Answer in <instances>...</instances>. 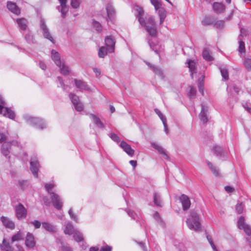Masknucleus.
I'll use <instances>...</instances> for the list:
<instances>
[{
	"instance_id": "obj_49",
	"label": "nucleus",
	"mask_w": 251,
	"mask_h": 251,
	"mask_svg": "<svg viewBox=\"0 0 251 251\" xmlns=\"http://www.w3.org/2000/svg\"><path fill=\"white\" fill-rule=\"evenodd\" d=\"M151 2L156 10L159 9L161 6V3L158 0H151Z\"/></svg>"
},
{
	"instance_id": "obj_24",
	"label": "nucleus",
	"mask_w": 251,
	"mask_h": 251,
	"mask_svg": "<svg viewBox=\"0 0 251 251\" xmlns=\"http://www.w3.org/2000/svg\"><path fill=\"white\" fill-rule=\"evenodd\" d=\"M16 22L18 25L19 27L23 30H25L27 27V21L24 18L17 19Z\"/></svg>"
},
{
	"instance_id": "obj_5",
	"label": "nucleus",
	"mask_w": 251,
	"mask_h": 251,
	"mask_svg": "<svg viewBox=\"0 0 251 251\" xmlns=\"http://www.w3.org/2000/svg\"><path fill=\"white\" fill-rule=\"evenodd\" d=\"M0 114L4 116L7 117L10 119H13L15 117L14 112L10 108L4 106L5 102L3 100L2 97L0 95Z\"/></svg>"
},
{
	"instance_id": "obj_30",
	"label": "nucleus",
	"mask_w": 251,
	"mask_h": 251,
	"mask_svg": "<svg viewBox=\"0 0 251 251\" xmlns=\"http://www.w3.org/2000/svg\"><path fill=\"white\" fill-rule=\"evenodd\" d=\"M212 151L217 156H224V149L218 145H215L212 149Z\"/></svg>"
},
{
	"instance_id": "obj_10",
	"label": "nucleus",
	"mask_w": 251,
	"mask_h": 251,
	"mask_svg": "<svg viewBox=\"0 0 251 251\" xmlns=\"http://www.w3.org/2000/svg\"><path fill=\"white\" fill-rule=\"evenodd\" d=\"M40 26L43 30L44 37L50 41L52 43H54V39L51 36L49 30L45 24V22L43 19L40 20Z\"/></svg>"
},
{
	"instance_id": "obj_57",
	"label": "nucleus",
	"mask_w": 251,
	"mask_h": 251,
	"mask_svg": "<svg viewBox=\"0 0 251 251\" xmlns=\"http://www.w3.org/2000/svg\"><path fill=\"white\" fill-rule=\"evenodd\" d=\"M30 223L33 225L35 228H39L41 226V223L40 222L37 220H34L33 221H31Z\"/></svg>"
},
{
	"instance_id": "obj_25",
	"label": "nucleus",
	"mask_w": 251,
	"mask_h": 251,
	"mask_svg": "<svg viewBox=\"0 0 251 251\" xmlns=\"http://www.w3.org/2000/svg\"><path fill=\"white\" fill-rule=\"evenodd\" d=\"M153 202L156 206L162 207L163 203L161 199V196L158 192H154L153 194Z\"/></svg>"
},
{
	"instance_id": "obj_13",
	"label": "nucleus",
	"mask_w": 251,
	"mask_h": 251,
	"mask_svg": "<svg viewBox=\"0 0 251 251\" xmlns=\"http://www.w3.org/2000/svg\"><path fill=\"white\" fill-rule=\"evenodd\" d=\"M7 7L8 10L13 13L19 15L21 13V10L14 2L10 1L7 2Z\"/></svg>"
},
{
	"instance_id": "obj_36",
	"label": "nucleus",
	"mask_w": 251,
	"mask_h": 251,
	"mask_svg": "<svg viewBox=\"0 0 251 251\" xmlns=\"http://www.w3.org/2000/svg\"><path fill=\"white\" fill-rule=\"evenodd\" d=\"M24 238V235L21 231H18L16 234H14L11 238L12 242L20 241L23 240Z\"/></svg>"
},
{
	"instance_id": "obj_8",
	"label": "nucleus",
	"mask_w": 251,
	"mask_h": 251,
	"mask_svg": "<svg viewBox=\"0 0 251 251\" xmlns=\"http://www.w3.org/2000/svg\"><path fill=\"white\" fill-rule=\"evenodd\" d=\"M69 98L73 104L75 109L78 111H81L83 109V105L79 100V97L75 94L71 93Z\"/></svg>"
},
{
	"instance_id": "obj_6",
	"label": "nucleus",
	"mask_w": 251,
	"mask_h": 251,
	"mask_svg": "<svg viewBox=\"0 0 251 251\" xmlns=\"http://www.w3.org/2000/svg\"><path fill=\"white\" fill-rule=\"evenodd\" d=\"M15 214L19 220L25 219L27 216V210L22 203H19L15 207Z\"/></svg>"
},
{
	"instance_id": "obj_45",
	"label": "nucleus",
	"mask_w": 251,
	"mask_h": 251,
	"mask_svg": "<svg viewBox=\"0 0 251 251\" xmlns=\"http://www.w3.org/2000/svg\"><path fill=\"white\" fill-rule=\"evenodd\" d=\"M236 211L238 214H241L244 210V206L242 202H238L236 205Z\"/></svg>"
},
{
	"instance_id": "obj_37",
	"label": "nucleus",
	"mask_w": 251,
	"mask_h": 251,
	"mask_svg": "<svg viewBox=\"0 0 251 251\" xmlns=\"http://www.w3.org/2000/svg\"><path fill=\"white\" fill-rule=\"evenodd\" d=\"M73 237L76 242H81L83 240L82 234L77 230L73 233Z\"/></svg>"
},
{
	"instance_id": "obj_12",
	"label": "nucleus",
	"mask_w": 251,
	"mask_h": 251,
	"mask_svg": "<svg viewBox=\"0 0 251 251\" xmlns=\"http://www.w3.org/2000/svg\"><path fill=\"white\" fill-rule=\"evenodd\" d=\"M0 221L3 226L6 228L10 229H14L15 228V226L14 222L9 218L2 216L0 217Z\"/></svg>"
},
{
	"instance_id": "obj_32",
	"label": "nucleus",
	"mask_w": 251,
	"mask_h": 251,
	"mask_svg": "<svg viewBox=\"0 0 251 251\" xmlns=\"http://www.w3.org/2000/svg\"><path fill=\"white\" fill-rule=\"evenodd\" d=\"M0 247L3 251H13L9 243L5 239L3 240L2 244Z\"/></svg>"
},
{
	"instance_id": "obj_42",
	"label": "nucleus",
	"mask_w": 251,
	"mask_h": 251,
	"mask_svg": "<svg viewBox=\"0 0 251 251\" xmlns=\"http://www.w3.org/2000/svg\"><path fill=\"white\" fill-rule=\"evenodd\" d=\"M213 23L212 18L210 17H206L202 21V24L204 25H211Z\"/></svg>"
},
{
	"instance_id": "obj_22",
	"label": "nucleus",
	"mask_w": 251,
	"mask_h": 251,
	"mask_svg": "<svg viewBox=\"0 0 251 251\" xmlns=\"http://www.w3.org/2000/svg\"><path fill=\"white\" fill-rule=\"evenodd\" d=\"M61 7L60 12L62 14V17L64 18L66 16V13L68 12L69 10V6L67 5L66 3L67 0H58Z\"/></svg>"
},
{
	"instance_id": "obj_28",
	"label": "nucleus",
	"mask_w": 251,
	"mask_h": 251,
	"mask_svg": "<svg viewBox=\"0 0 251 251\" xmlns=\"http://www.w3.org/2000/svg\"><path fill=\"white\" fill-rule=\"evenodd\" d=\"M76 229H75L73 225L71 223H68L64 229L65 234L71 235L73 234Z\"/></svg>"
},
{
	"instance_id": "obj_15",
	"label": "nucleus",
	"mask_w": 251,
	"mask_h": 251,
	"mask_svg": "<svg viewBox=\"0 0 251 251\" xmlns=\"http://www.w3.org/2000/svg\"><path fill=\"white\" fill-rule=\"evenodd\" d=\"M180 200L182 203L183 210L185 211L189 209L190 207L191 202L188 197L183 194L181 196Z\"/></svg>"
},
{
	"instance_id": "obj_31",
	"label": "nucleus",
	"mask_w": 251,
	"mask_h": 251,
	"mask_svg": "<svg viewBox=\"0 0 251 251\" xmlns=\"http://www.w3.org/2000/svg\"><path fill=\"white\" fill-rule=\"evenodd\" d=\"M75 82L77 88L80 90H86L88 89V87L86 84L81 80H77L75 79Z\"/></svg>"
},
{
	"instance_id": "obj_63",
	"label": "nucleus",
	"mask_w": 251,
	"mask_h": 251,
	"mask_svg": "<svg viewBox=\"0 0 251 251\" xmlns=\"http://www.w3.org/2000/svg\"><path fill=\"white\" fill-rule=\"evenodd\" d=\"M154 218L158 222H161V219L160 218L159 214L158 212H156L153 215Z\"/></svg>"
},
{
	"instance_id": "obj_33",
	"label": "nucleus",
	"mask_w": 251,
	"mask_h": 251,
	"mask_svg": "<svg viewBox=\"0 0 251 251\" xmlns=\"http://www.w3.org/2000/svg\"><path fill=\"white\" fill-rule=\"evenodd\" d=\"M146 64L150 67L153 71L156 74L160 76H162L163 75L162 71L161 70L155 66L151 65L150 63L146 62Z\"/></svg>"
},
{
	"instance_id": "obj_55",
	"label": "nucleus",
	"mask_w": 251,
	"mask_h": 251,
	"mask_svg": "<svg viewBox=\"0 0 251 251\" xmlns=\"http://www.w3.org/2000/svg\"><path fill=\"white\" fill-rule=\"evenodd\" d=\"M25 38V39L26 40V41L29 43H31L34 42L33 36L29 33L26 34Z\"/></svg>"
},
{
	"instance_id": "obj_3",
	"label": "nucleus",
	"mask_w": 251,
	"mask_h": 251,
	"mask_svg": "<svg viewBox=\"0 0 251 251\" xmlns=\"http://www.w3.org/2000/svg\"><path fill=\"white\" fill-rule=\"evenodd\" d=\"M55 187L52 183H46L45 188L49 194L50 195L51 199L54 207L57 209H61L63 206V202L60 197L56 194L51 192L50 191Z\"/></svg>"
},
{
	"instance_id": "obj_41",
	"label": "nucleus",
	"mask_w": 251,
	"mask_h": 251,
	"mask_svg": "<svg viewBox=\"0 0 251 251\" xmlns=\"http://www.w3.org/2000/svg\"><path fill=\"white\" fill-rule=\"evenodd\" d=\"M207 165L209 168V169L211 170L212 173L215 176H219V170L216 168V167L213 166L212 164L210 163L209 161L207 162Z\"/></svg>"
},
{
	"instance_id": "obj_2",
	"label": "nucleus",
	"mask_w": 251,
	"mask_h": 251,
	"mask_svg": "<svg viewBox=\"0 0 251 251\" xmlns=\"http://www.w3.org/2000/svg\"><path fill=\"white\" fill-rule=\"evenodd\" d=\"M186 224L188 228L192 230L199 232L201 230L200 215L194 210L190 212L189 217L186 220Z\"/></svg>"
},
{
	"instance_id": "obj_59",
	"label": "nucleus",
	"mask_w": 251,
	"mask_h": 251,
	"mask_svg": "<svg viewBox=\"0 0 251 251\" xmlns=\"http://www.w3.org/2000/svg\"><path fill=\"white\" fill-rule=\"evenodd\" d=\"M111 247L106 245L101 247L100 251H111Z\"/></svg>"
},
{
	"instance_id": "obj_40",
	"label": "nucleus",
	"mask_w": 251,
	"mask_h": 251,
	"mask_svg": "<svg viewBox=\"0 0 251 251\" xmlns=\"http://www.w3.org/2000/svg\"><path fill=\"white\" fill-rule=\"evenodd\" d=\"M204 76H201L198 81L199 90L202 95H203Z\"/></svg>"
},
{
	"instance_id": "obj_27",
	"label": "nucleus",
	"mask_w": 251,
	"mask_h": 251,
	"mask_svg": "<svg viewBox=\"0 0 251 251\" xmlns=\"http://www.w3.org/2000/svg\"><path fill=\"white\" fill-rule=\"evenodd\" d=\"M151 146L162 154L164 158L165 159L169 158L168 155L166 153L164 149L161 146L157 143H153L151 144Z\"/></svg>"
},
{
	"instance_id": "obj_11",
	"label": "nucleus",
	"mask_w": 251,
	"mask_h": 251,
	"mask_svg": "<svg viewBox=\"0 0 251 251\" xmlns=\"http://www.w3.org/2000/svg\"><path fill=\"white\" fill-rule=\"evenodd\" d=\"M105 44L107 48L108 52H114L115 49V40L112 36H107L105 38Z\"/></svg>"
},
{
	"instance_id": "obj_50",
	"label": "nucleus",
	"mask_w": 251,
	"mask_h": 251,
	"mask_svg": "<svg viewBox=\"0 0 251 251\" xmlns=\"http://www.w3.org/2000/svg\"><path fill=\"white\" fill-rule=\"evenodd\" d=\"M93 25L94 27L98 31H100L102 30V27L100 24L97 21H93Z\"/></svg>"
},
{
	"instance_id": "obj_23",
	"label": "nucleus",
	"mask_w": 251,
	"mask_h": 251,
	"mask_svg": "<svg viewBox=\"0 0 251 251\" xmlns=\"http://www.w3.org/2000/svg\"><path fill=\"white\" fill-rule=\"evenodd\" d=\"M51 58L57 66L61 67L60 56L58 52L52 50L51 51Z\"/></svg>"
},
{
	"instance_id": "obj_60",
	"label": "nucleus",
	"mask_w": 251,
	"mask_h": 251,
	"mask_svg": "<svg viewBox=\"0 0 251 251\" xmlns=\"http://www.w3.org/2000/svg\"><path fill=\"white\" fill-rule=\"evenodd\" d=\"M243 107L249 113H251V105L250 104L246 103L243 105Z\"/></svg>"
},
{
	"instance_id": "obj_47",
	"label": "nucleus",
	"mask_w": 251,
	"mask_h": 251,
	"mask_svg": "<svg viewBox=\"0 0 251 251\" xmlns=\"http://www.w3.org/2000/svg\"><path fill=\"white\" fill-rule=\"evenodd\" d=\"M8 133L7 131L5 133H0V143H5L6 140L8 139Z\"/></svg>"
},
{
	"instance_id": "obj_51",
	"label": "nucleus",
	"mask_w": 251,
	"mask_h": 251,
	"mask_svg": "<svg viewBox=\"0 0 251 251\" xmlns=\"http://www.w3.org/2000/svg\"><path fill=\"white\" fill-rule=\"evenodd\" d=\"M68 213L71 217V218L74 221H75V222H78V218L76 216V215H75L73 212V209L72 208H70V210H69L68 211Z\"/></svg>"
},
{
	"instance_id": "obj_38",
	"label": "nucleus",
	"mask_w": 251,
	"mask_h": 251,
	"mask_svg": "<svg viewBox=\"0 0 251 251\" xmlns=\"http://www.w3.org/2000/svg\"><path fill=\"white\" fill-rule=\"evenodd\" d=\"M148 43H149V44L151 47V48L155 51V52L156 53H158V45L156 44H155V43H154V42L151 40V39H150L149 37H148Z\"/></svg>"
},
{
	"instance_id": "obj_43",
	"label": "nucleus",
	"mask_w": 251,
	"mask_h": 251,
	"mask_svg": "<svg viewBox=\"0 0 251 251\" xmlns=\"http://www.w3.org/2000/svg\"><path fill=\"white\" fill-rule=\"evenodd\" d=\"M238 51L241 54L245 53V44L243 41L241 40L239 41Z\"/></svg>"
},
{
	"instance_id": "obj_4",
	"label": "nucleus",
	"mask_w": 251,
	"mask_h": 251,
	"mask_svg": "<svg viewBox=\"0 0 251 251\" xmlns=\"http://www.w3.org/2000/svg\"><path fill=\"white\" fill-rule=\"evenodd\" d=\"M25 119L28 123L35 126L37 128L39 129H42L46 128L47 127L46 124L40 118L33 117L30 116H26L25 117Z\"/></svg>"
},
{
	"instance_id": "obj_48",
	"label": "nucleus",
	"mask_w": 251,
	"mask_h": 251,
	"mask_svg": "<svg viewBox=\"0 0 251 251\" xmlns=\"http://www.w3.org/2000/svg\"><path fill=\"white\" fill-rule=\"evenodd\" d=\"M80 2V0H72L71 1V5L73 8H77Z\"/></svg>"
},
{
	"instance_id": "obj_7",
	"label": "nucleus",
	"mask_w": 251,
	"mask_h": 251,
	"mask_svg": "<svg viewBox=\"0 0 251 251\" xmlns=\"http://www.w3.org/2000/svg\"><path fill=\"white\" fill-rule=\"evenodd\" d=\"M239 229L244 230L245 233L249 236L251 235V228L250 226L245 223V218L241 216L237 222Z\"/></svg>"
},
{
	"instance_id": "obj_53",
	"label": "nucleus",
	"mask_w": 251,
	"mask_h": 251,
	"mask_svg": "<svg viewBox=\"0 0 251 251\" xmlns=\"http://www.w3.org/2000/svg\"><path fill=\"white\" fill-rule=\"evenodd\" d=\"M109 137L111 139L115 142L117 143L120 141L119 137L116 134L114 133H111L109 134Z\"/></svg>"
},
{
	"instance_id": "obj_26",
	"label": "nucleus",
	"mask_w": 251,
	"mask_h": 251,
	"mask_svg": "<svg viewBox=\"0 0 251 251\" xmlns=\"http://www.w3.org/2000/svg\"><path fill=\"white\" fill-rule=\"evenodd\" d=\"M211 54H212V52L209 50V49H208L207 48H205L203 49L202 55L203 58L205 60L208 61H211L213 60V59H214V58L212 56Z\"/></svg>"
},
{
	"instance_id": "obj_17",
	"label": "nucleus",
	"mask_w": 251,
	"mask_h": 251,
	"mask_svg": "<svg viewBox=\"0 0 251 251\" xmlns=\"http://www.w3.org/2000/svg\"><path fill=\"white\" fill-rule=\"evenodd\" d=\"M25 245L29 248H33L35 245L34 237L32 234L28 232L25 239Z\"/></svg>"
},
{
	"instance_id": "obj_62",
	"label": "nucleus",
	"mask_w": 251,
	"mask_h": 251,
	"mask_svg": "<svg viewBox=\"0 0 251 251\" xmlns=\"http://www.w3.org/2000/svg\"><path fill=\"white\" fill-rule=\"evenodd\" d=\"M164 127V131L166 134H168L169 133V129L168 128L167 124V120L162 122Z\"/></svg>"
},
{
	"instance_id": "obj_29",
	"label": "nucleus",
	"mask_w": 251,
	"mask_h": 251,
	"mask_svg": "<svg viewBox=\"0 0 251 251\" xmlns=\"http://www.w3.org/2000/svg\"><path fill=\"white\" fill-rule=\"evenodd\" d=\"M90 117L92 119L94 123L99 128H103L104 126L103 124L100 121L99 118L94 114H91Z\"/></svg>"
},
{
	"instance_id": "obj_35",
	"label": "nucleus",
	"mask_w": 251,
	"mask_h": 251,
	"mask_svg": "<svg viewBox=\"0 0 251 251\" xmlns=\"http://www.w3.org/2000/svg\"><path fill=\"white\" fill-rule=\"evenodd\" d=\"M188 67L189 68V70L191 72V75L192 78L193 77V74L194 73H195V66L196 63L193 60H188Z\"/></svg>"
},
{
	"instance_id": "obj_9",
	"label": "nucleus",
	"mask_w": 251,
	"mask_h": 251,
	"mask_svg": "<svg viewBox=\"0 0 251 251\" xmlns=\"http://www.w3.org/2000/svg\"><path fill=\"white\" fill-rule=\"evenodd\" d=\"M30 164V169L32 174L35 177H37L38 172L40 165L36 157H32L31 158Z\"/></svg>"
},
{
	"instance_id": "obj_19",
	"label": "nucleus",
	"mask_w": 251,
	"mask_h": 251,
	"mask_svg": "<svg viewBox=\"0 0 251 251\" xmlns=\"http://www.w3.org/2000/svg\"><path fill=\"white\" fill-rule=\"evenodd\" d=\"M213 10L218 13H223L226 10V7L223 3L215 2L213 4Z\"/></svg>"
},
{
	"instance_id": "obj_58",
	"label": "nucleus",
	"mask_w": 251,
	"mask_h": 251,
	"mask_svg": "<svg viewBox=\"0 0 251 251\" xmlns=\"http://www.w3.org/2000/svg\"><path fill=\"white\" fill-rule=\"evenodd\" d=\"M158 10V14L159 17H162V16H164V17H166V12L164 8L160 7Z\"/></svg>"
},
{
	"instance_id": "obj_44",
	"label": "nucleus",
	"mask_w": 251,
	"mask_h": 251,
	"mask_svg": "<svg viewBox=\"0 0 251 251\" xmlns=\"http://www.w3.org/2000/svg\"><path fill=\"white\" fill-rule=\"evenodd\" d=\"M220 72L222 75V77L225 79H228V73L227 70L226 68H220Z\"/></svg>"
},
{
	"instance_id": "obj_34",
	"label": "nucleus",
	"mask_w": 251,
	"mask_h": 251,
	"mask_svg": "<svg viewBox=\"0 0 251 251\" xmlns=\"http://www.w3.org/2000/svg\"><path fill=\"white\" fill-rule=\"evenodd\" d=\"M60 68V72L63 75H69L70 72V69L68 66H66L65 64L63 63L61 64Z\"/></svg>"
},
{
	"instance_id": "obj_39",
	"label": "nucleus",
	"mask_w": 251,
	"mask_h": 251,
	"mask_svg": "<svg viewBox=\"0 0 251 251\" xmlns=\"http://www.w3.org/2000/svg\"><path fill=\"white\" fill-rule=\"evenodd\" d=\"M107 52H108L107 48L105 47H101L99 50V56L100 58H103L107 54Z\"/></svg>"
},
{
	"instance_id": "obj_16",
	"label": "nucleus",
	"mask_w": 251,
	"mask_h": 251,
	"mask_svg": "<svg viewBox=\"0 0 251 251\" xmlns=\"http://www.w3.org/2000/svg\"><path fill=\"white\" fill-rule=\"evenodd\" d=\"M17 144V142L12 141V142H5L1 146V153L6 157L10 152L9 150L11 145Z\"/></svg>"
},
{
	"instance_id": "obj_52",
	"label": "nucleus",
	"mask_w": 251,
	"mask_h": 251,
	"mask_svg": "<svg viewBox=\"0 0 251 251\" xmlns=\"http://www.w3.org/2000/svg\"><path fill=\"white\" fill-rule=\"evenodd\" d=\"M225 23L223 21L220 20L214 24V26L218 28H222L224 26Z\"/></svg>"
},
{
	"instance_id": "obj_14",
	"label": "nucleus",
	"mask_w": 251,
	"mask_h": 251,
	"mask_svg": "<svg viewBox=\"0 0 251 251\" xmlns=\"http://www.w3.org/2000/svg\"><path fill=\"white\" fill-rule=\"evenodd\" d=\"M120 147L130 156H132L134 155V150L124 141L121 142Z\"/></svg>"
},
{
	"instance_id": "obj_1",
	"label": "nucleus",
	"mask_w": 251,
	"mask_h": 251,
	"mask_svg": "<svg viewBox=\"0 0 251 251\" xmlns=\"http://www.w3.org/2000/svg\"><path fill=\"white\" fill-rule=\"evenodd\" d=\"M137 11L136 17L142 26L145 27V30L148 33L150 36L152 37H155L157 33L156 27L155 26L154 19L151 16L144 18V11L143 9L140 7H137L136 9Z\"/></svg>"
},
{
	"instance_id": "obj_20",
	"label": "nucleus",
	"mask_w": 251,
	"mask_h": 251,
	"mask_svg": "<svg viewBox=\"0 0 251 251\" xmlns=\"http://www.w3.org/2000/svg\"><path fill=\"white\" fill-rule=\"evenodd\" d=\"M106 10L107 12L106 16L105 17L106 21L108 19L111 20L113 16L114 15L115 11L111 3H108L106 6Z\"/></svg>"
},
{
	"instance_id": "obj_18",
	"label": "nucleus",
	"mask_w": 251,
	"mask_h": 251,
	"mask_svg": "<svg viewBox=\"0 0 251 251\" xmlns=\"http://www.w3.org/2000/svg\"><path fill=\"white\" fill-rule=\"evenodd\" d=\"M201 111L199 114V118L201 122H202L203 124L206 123L207 121V108L203 104H201Z\"/></svg>"
},
{
	"instance_id": "obj_64",
	"label": "nucleus",
	"mask_w": 251,
	"mask_h": 251,
	"mask_svg": "<svg viewBox=\"0 0 251 251\" xmlns=\"http://www.w3.org/2000/svg\"><path fill=\"white\" fill-rule=\"evenodd\" d=\"M61 250L62 251H73L70 247L67 246H62Z\"/></svg>"
},
{
	"instance_id": "obj_54",
	"label": "nucleus",
	"mask_w": 251,
	"mask_h": 251,
	"mask_svg": "<svg viewBox=\"0 0 251 251\" xmlns=\"http://www.w3.org/2000/svg\"><path fill=\"white\" fill-rule=\"evenodd\" d=\"M190 91L188 94V96L190 98H193L196 95V90L193 86H190Z\"/></svg>"
},
{
	"instance_id": "obj_61",
	"label": "nucleus",
	"mask_w": 251,
	"mask_h": 251,
	"mask_svg": "<svg viewBox=\"0 0 251 251\" xmlns=\"http://www.w3.org/2000/svg\"><path fill=\"white\" fill-rule=\"evenodd\" d=\"M127 212L128 213V215L130 217H131L132 219H136V214L135 213H134L133 211H130V210H128V211H127Z\"/></svg>"
},
{
	"instance_id": "obj_46",
	"label": "nucleus",
	"mask_w": 251,
	"mask_h": 251,
	"mask_svg": "<svg viewBox=\"0 0 251 251\" xmlns=\"http://www.w3.org/2000/svg\"><path fill=\"white\" fill-rule=\"evenodd\" d=\"M245 67L249 71L251 70V59L249 58H245L244 61Z\"/></svg>"
},
{
	"instance_id": "obj_21",
	"label": "nucleus",
	"mask_w": 251,
	"mask_h": 251,
	"mask_svg": "<svg viewBox=\"0 0 251 251\" xmlns=\"http://www.w3.org/2000/svg\"><path fill=\"white\" fill-rule=\"evenodd\" d=\"M42 227L47 231L53 233L57 231V228L54 225L48 222H44L42 223Z\"/></svg>"
},
{
	"instance_id": "obj_56",
	"label": "nucleus",
	"mask_w": 251,
	"mask_h": 251,
	"mask_svg": "<svg viewBox=\"0 0 251 251\" xmlns=\"http://www.w3.org/2000/svg\"><path fill=\"white\" fill-rule=\"evenodd\" d=\"M154 111L156 113V114H157V115L159 117V118H160L162 122L166 120V117L162 114V113L160 112L159 110H158L157 108H155L154 109Z\"/></svg>"
}]
</instances>
